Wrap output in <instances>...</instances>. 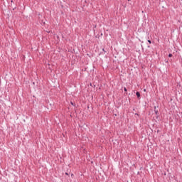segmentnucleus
<instances>
[{"instance_id": "39448f33", "label": "nucleus", "mask_w": 182, "mask_h": 182, "mask_svg": "<svg viewBox=\"0 0 182 182\" xmlns=\"http://www.w3.org/2000/svg\"><path fill=\"white\" fill-rule=\"evenodd\" d=\"M154 112H155V113H156V114H157V110H156V109H154Z\"/></svg>"}, {"instance_id": "7ed1b4c3", "label": "nucleus", "mask_w": 182, "mask_h": 182, "mask_svg": "<svg viewBox=\"0 0 182 182\" xmlns=\"http://www.w3.org/2000/svg\"><path fill=\"white\" fill-rule=\"evenodd\" d=\"M124 92H127V89L126 87L124 88Z\"/></svg>"}, {"instance_id": "f257e3e1", "label": "nucleus", "mask_w": 182, "mask_h": 182, "mask_svg": "<svg viewBox=\"0 0 182 182\" xmlns=\"http://www.w3.org/2000/svg\"><path fill=\"white\" fill-rule=\"evenodd\" d=\"M136 96H137V97H140V92H136Z\"/></svg>"}, {"instance_id": "20e7f679", "label": "nucleus", "mask_w": 182, "mask_h": 182, "mask_svg": "<svg viewBox=\"0 0 182 182\" xmlns=\"http://www.w3.org/2000/svg\"><path fill=\"white\" fill-rule=\"evenodd\" d=\"M149 43H151V41L148 40Z\"/></svg>"}, {"instance_id": "423d86ee", "label": "nucleus", "mask_w": 182, "mask_h": 182, "mask_svg": "<svg viewBox=\"0 0 182 182\" xmlns=\"http://www.w3.org/2000/svg\"><path fill=\"white\" fill-rule=\"evenodd\" d=\"M66 176H68V173H65Z\"/></svg>"}, {"instance_id": "f03ea898", "label": "nucleus", "mask_w": 182, "mask_h": 182, "mask_svg": "<svg viewBox=\"0 0 182 182\" xmlns=\"http://www.w3.org/2000/svg\"><path fill=\"white\" fill-rule=\"evenodd\" d=\"M173 56V54H169L168 58H171Z\"/></svg>"}]
</instances>
